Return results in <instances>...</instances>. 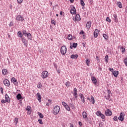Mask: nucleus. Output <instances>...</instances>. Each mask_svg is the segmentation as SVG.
<instances>
[{"mask_svg": "<svg viewBox=\"0 0 127 127\" xmlns=\"http://www.w3.org/2000/svg\"><path fill=\"white\" fill-rule=\"evenodd\" d=\"M66 51L67 48H66V46H63L61 47L60 52L62 55H65Z\"/></svg>", "mask_w": 127, "mask_h": 127, "instance_id": "nucleus-1", "label": "nucleus"}, {"mask_svg": "<svg viewBox=\"0 0 127 127\" xmlns=\"http://www.w3.org/2000/svg\"><path fill=\"white\" fill-rule=\"evenodd\" d=\"M53 112L54 115H58V113L60 112V107L59 106H55L54 108Z\"/></svg>", "mask_w": 127, "mask_h": 127, "instance_id": "nucleus-2", "label": "nucleus"}, {"mask_svg": "<svg viewBox=\"0 0 127 127\" xmlns=\"http://www.w3.org/2000/svg\"><path fill=\"white\" fill-rule=\"evenodd\" d=\"M125 116H126V114H125L124 112H121L120 113V115L118 118V120L119 121H121V122H124V120H125Z\"/></svg>", "mask_w": 127, "mask_h": 127, "instance_id": "nucleus-3", "label": "nucleus"}, {"mask_svg": "<svg viewBox=\"0 0 127 127\" xmlns=\"http://www.w3.org/2000/svg\"><path fill=\"white\" fill-rule=\"evenodd\" d=\"M48 71L45 70L42 73L41 77L43 78V79H45V78H47V77H48Z\"/></svg>", "mask_w": 127, "mask_h": 127, "instance_id": "nucleus-4", "label": "nucleus"}, {"mask_svg": "<svg viewBox=\"0 0 127 127\" xmlns=\"http://www.w3.org/2000/svg\"><path fill=\"white\" fill-rule=\"evenodd\" d=\"M16 19L18 21H23L24 20V18L21 15H18L16 17Z\"/></svg>", "mask_w": 127, "mask_h": 127, "instance_id": "nucleus-5", "label": "nucleus"}, {"mask_svg": "<svg viewBox=\"0 0 127 127\" xmlns=\"http://www.w3.org/2000/svg\"><path fill=\"white\" fill-rule=\"evenodd\" d=\"M3 83L4 85H5V86H6V87H9V85H10L9 81L6 79L3 80Z\"/></svg>", "mask_w": 127, "mask_h": 127, "instance_id": "nucleus-6", "label": "nucleus"}, {"mask_svg": "<svg viewBox=\"0 0 127 127\" xmlns=\"http://www.w3.org/2000/svg\"><path fill=\"white\" fill-rule=\"evenodd\" d=\"M105 116H112V111L108 109L105 111Z\"/></svg>", "mask_w": 127, "mask_h": 127, "instance_id": "nucleus-7", "label": "nucleus"}, {"mask_svg": "<svg viewBox=\"0 0 127 127\" xmlns=\"http://www.w3.org/2000/svg\"><path fill=\"white\" fill-rule=\"evenodd\" d=\"M73 20H74V21H80V20H81V17H80V15L77 14L75 15L74 19H73Z\"/></svg>", "mask_w": 127, "mask_h": 127, "instance_id": "nucleus-8", "label": "nucleus"}, {"mask_svg": "<svg viewBox=\"0 0 127 127\" xmlns=\"http://www.w3.org/2000/svg\"><path fill=\"white\" fill-rule=\"evenodd\" d=\"M70 12L71 14H76V13H77L75 6H73V7L70 10Z\"/></svg>", "mask_w": 127, "mask_h": 127, "instance_id": "nucleus-9", "label": "nucleus"}, {"mask_svg": "<svg viewBox=\"0 0 127 127\" xmlns=\"http://www.w3.org/2000/svg\"><path fill=\"white\" fill-rule=\"evenodd\" d=\"M22 42L24 44V45L26 46V47H27V43H28V41L27 40L25 39L24 38H22Z\"/></svg>", "mask_w": 127, "mask_h": 127, "instance_id": "nucleus-10", "label": "nucleus"}, {"mask_svg": "<svg viewBox=\"0 0 127 127\" xmlns=\"http://www.w3.org/2000/svg\"><path fill=\"white\" fill-rule=\"evenodd\" d=\"M91 81H92V83H93L95 85H97V78H96L95 76H92L91 77Z\"/></svg>", "mask_w": 127, "mask_h": 127, "instance_id": "nucleus-11", "label": "nucleus"}, {"mask_svg": "<svg viewBox=\"0 0 127 127\" xmlns=\"http://www.w3.org/2000/svg\"><path fill=\"white\" fill-rule=\"evenodd\" d=\"M98 35H99V30L96 29L94 32V36L96 38L98 37Z\"/></svg>", "mask_w": 127, "mask_h": 127, "instance_id": "nucleus-12", "label": "nucleus"}, {"mask_svg": "<svg viewBox=\"0 0 127 127\" xmlns=\"http://www.w3.org/2000/svg\"><path fill=\"white\" fill-rule=\"evenodd\" d=\"M79 97L81 99V102H82V103H85V97H84V95L82 93H80L79 94Z\"/></svg>", "mask_w": 127, "mask_h": 127, "instance_id": "nucleus-13", "label": "nucleus"}, {"mask_svg": "<svg viewBox=\"0 0 127 127\" xmlns=\"http://www.w3.org/2000/svg\"><path fill=\"white\" fill-rule=\"evenodd\" d=\"M11 82H13V84H14V85H16L18 84V82H17V80H16V79H15V78L14 77H12Z\"/></svg>", "mask_w": 127, "mask_h": 127, "instance_id": "nucleus-14", "label": "nucleus"}, {"mask_svg": "<svg viewBox=\"0 0 127 127\" xmlns=\"http://www.w3.org/2000/svg\"><path fill=\"white\" fill-rule=\"evenodd\" d=\"M5 100L7 103H9L10 102V100H9V97L7 94L5 95Z\"/></svg>", "mask_w": 127, "mask_h": 127, "instance_id": "nucleus-15", "label": "nucleus"}, {"mask_svg": "<svg viewBox=\"0 0 127 127\" xmlns=\"http://www.w3.org/2000/svg\"><path fill=\"white\" fill-rule=\"evenodd\" d=\"M91 23H92V22L90 21L87 22L86 27L87 29H90V28H91Z\"/></svg>", "mask_w": 127, "mask_h": 127, "instance_id": "nucleus-16", "label": "nucleus"}, {"mask_svg": "<svg viewBox=\"0 0 127 127\" xmlns=\"http://www.w3.org/2000/svg\"><path fill=\"white\" fill-rule=\"evenodd\" d=\"M113 16H114L113 19L115 22H118V16L117 15V14H113Z\"/></svg>", "mask_w": 127, "mask_h": 127, "instance_id": "nucleus-17", "label": "nucleus"}, {"mask_svg": "<svg viewBox=\"0 0 127 127\" xmlns=\"http://www.w3.org/2000/svg\"><path fill=\"white\" fill-rule=\"evenodd\" d=\"M113 75H114V77H118V75H119V71L115 70L113 71Z\"/></svg>", "mask_w": 127, "mask_h": 127, "instance_id": "nucleus-18", "label": "nucleus"}, {"mask_svg": "<svg viewBox=\"0 0 127 127\" xmlns=\"http://www.w3.org/2000/svg\"><path fill=\"white\" fill-rule=\"evenodd\" d=\"M70 58H71V59H77V58H78V55H71Z\"/></svg>", "mask_w": 127, "mask_h": 127, "instance_id": "nucleus-19", "label": "nucleus"}, {"mask_svg": "<svg viewBox=\"0 0 127 127\" xmlns=\"http://www.w3.org/2000/svg\"><path fill=\"white\" fill-rule=\"evenodd\" d=\"M16 98L17 100H21L22 99V96L20 93H18L16 96Z\"/></svg>", "mask_w": 127, "mask_h": 127, "instance_id": "nucleus-20", "label": "nucleus"}, {"mask_svg": "<svg viewBox=\"0 0 127 127\" xmlns=\"http://www.w3.org/2000/svg\"><path fill=\"white\" fill-rule=\"evenodd\" d=\"M82 116L83 119H87V117H88V115H87V113H86V112H83L82 113Z\"/></svg>", "mask_w": 127, "mask_h": 127, "instance_id": "nucleus-21", "label": "nucleus"}, {"mask_svg": "<svg viewBox=\"0 0 127 127\" xmlns=\"http://www.w3.org/2000/svg\"><path fill=\"white\" fill-rule=\"evenodd\" d=\"M2 73L3 75H6L7 74V69H3L2 70Z\"/></svg>", "mask_w": 127, "mask_h": 127, "instance_id": "nucleus-22", "label": "nucleus"}, {"mask_svg": "<svg viewBox=\"0 0 127 127\" xmlns=\"http://www.w3.org/2000/svg\"><path fill=\"white\" fill-rule=\"evenodd\" d=\"M37 96H38V100L39 102H41V95L40 93H37Z\"/></svg>", "mask_w": 127, "mask_h": 127, "instance_id": "nucleus-23", "label": "nucleus"}, {"mask_svg": "<svg viewBox=\"0 0 127 127\" xmlns=\"http://www.w3.org/2000/svg\"><path fill=\"white\" fill-rule=\"evenodd\" d=\"M26 36H27V38H28V39H30V40H32V39H31L32 38L31 34H30V33H28Z\"/></svg>", "mask_w": 127, "mask_h": 127, "instance_id": "nucleus-24", "label": "nucleus"}, {"mask_svg": "<svg viewBox=\"0 0 127 127\" xmlns=\"http://www.w3.org/2000/svg\"><path fill=\"white\" fill-rule=\"evenodd\" d=\"M38 115L39 117L40 118V119H43L44 118L43 115L40 112H38Z\"/></svg>", "mask_w": 127, "mask_h": 127, "instance_id": "nucleus-25", "label": "nucleus"}, {"mask_svg": "<svg viewBox=\"0 0 127 127\" xmlns=\"http://www.w3.org/2000/svg\"><path fill=\"white\" fill-rule=\"evenodd\" d=\"M26 111H28V112H30V114H31V107L30 106H27V108L26 109Z\"/></svg>", "mask_w": 127, "mask_h": 127, "instance_id": "nucleus-26", "label": "nucleus"}, {"mask_svg": "<svg viewBox=\"0 0 127 127\" xmlns=\"http://www.w3.org/2000/svg\"><path fill=\"white\" fill-rule=\"evenodd\" d=\"M90 102H91V103H92V104H95V99H94V97H93V96H91Z\"/></svg>", "mask_w": 127, "mask_h": 127, "instance_id": "nucleus-27", "label": "nucleus"}, {"mask_svg": "<svg viewBox=\"0 0 127 127\" xmlns=\"http://www.w3.org/2000/svg\"><path fill=\"white\" fill-rule=\"evenodd\" d=\"M117 5L120 7V8H122L123 7V5H122V2H117Z\"/></svg>", "mask_w": 127, "mask_h": 127, "instance_id": "nucleus-28", "label": "nucleus"}, {"mask_svg": "<svg viewBox=\"0 0 127 127\" xmlns=\"http://www.w3.org/2000/svg\"><path fill=\"white\" fill-rule=\"evenodd\" d=\"M103 37H104V39H106L107 40V39H109V37H108V35L106 34H103Z\"/></svg>", "mask_w": 127, "mask_h": 127, "instance_id": "nucleus-29", "label": "nucleus"}, {"mask_svg": "<svg viewBox=\"0 0 127 127\" xmlns=\"http://www.w3.org/2000/svg\"><path fill=\"white\" fill-rule=\"evenodd\" d=\"M18 34V36H19V37H21L22 38V36H23V35H22V33H21V32L20 31H18L17 33Z\"/></svg>", "mask_w": 127, "mask_h": 127, "instance_id": "nucleus-30", "label": "nucleus"}, {"mask_svg": "<svg viewBox=\"0 0 127 127\" xmlns=\"http://www.w3.org/2000/svg\"><path fill=\"white\" fill-rule=\"evenodd\" d=\"M101 118V119H102V120H103L104 121H106V119H105V115L101 113L100 116H99Z\"/></svg>", "mask_w": 127, "mask_h": 127, "instance_id": "nucleus-31", "label": "nucleus"}, {"mask_svg": "<svg viewBox=\"0 0 127 127\" xmlns=\"http://www.w3.org/2000/svg\"><path fill=\"white\" fill-rule=\"evenodd\" d=\"M80 2L82 6H84V5H85V2H84V0H80Z\"/></svg>", "mask_w": 127, "mask_h": 127, "instance_id": "nucleus-32", "label": "nucleus"}, {"mask_svg": "<svg viewBox=\"0 0 127 127\" xmlns=\"http://www.w3.org/2000/svg\"><path fill=\"white\" fill-rule=\"evenodd\" d=\"M105 62L106 63H108V61H109V56H108V55H106V56H105Z\"/></svg>", "mask_w": 127, "mask_h": 127, "instance_id": "nucleus-33", "label": "nucleus"}, {"mask_svg": "<svg viewBox=\"0 0 127 127\" xmlns=\"http://www.w3.org/2000/svg\"><path fill=\"white\" fill-rule=\"evenodd\" d=\"M85 62L87 65V66H90V61L89 60V59H86L85 61Z\"/></svg>", "mask_w": 127, "mask_h": 127, "instance_id": "nucleus-34", "label": "nucleus"}, {"mask_svg": "<svg viewBox=\"0 0 127 127\" xmlns=\"http://www.w3.org/2000/svg\"><path fill=\"white\" fill-rule=\"evenodd\" d=\"M77 45H78V43H73V45H72V47H73V48H76V47H77Z\"/></svg>", "mask_w": 127, "mask_h": 127, "instance_id": "nucleus-35", "label": "nucleus"}, {"mask_svg": "<svg viewBox=\"0 0 127 127\" xmlns=\"http://www.w3.org/2000/svg\"><path fill=\"white\" fill-rule=\"evenodd\" d=\"M72 35L69 34L68 35L67 39H68V40H72Z\"/></svg>", "mask_w": 127, "mask_h": 127, "instance_id": "nucleus-36", "label": "nucleus"}, {"mask_svg": "<svg viewBox=\"0 0 127 127\" xmlns=\"http://www.w3.org/2000/svg\"><path fill=\"white\" fill-rule=\"evenodd\" d=\"M73 96H74V98L75 99H77V98H78V93H77V92H74Z\"/></svg>", "mask_w": 127, "mask_h": 127, "instance_id": "nucleus-37", "label": "nucleus"}, {"mask_svg": "<svg viewBox=\"0 0 127 127\" xmlns=\"http://www.w3.org/2000/svg\"><path fill=\"white\" fill-rule=\"evenodd\" d=\"M65 107V109H66V111H70V107H69V106H68V105H66Z\"/></svg>", "mask_w": 127, "mask_h": 127, "instance_id": "nucleus-38", "label": "nucleus"}, {"mask_svg": "<svg viewBox=\"0 0 127 127\" xmlns=\"http://www.w3.org/2000/svg\"><path fill=\"white\" fill-rule=\"evenodd\" d=\"M101 114L102 113H101V111H97L96 112V115L98 116V117H100Z\"/></svg>", "mask_w": 127, "mask_h": 127, "instance_id": "nucleus-39", "label": "nucleus"}, {"mask_svg": "<svg viewBox=\"0 0 127 127\" xmlns=\"http://www.w3.org/2000/svg\"><path fill=\"white\" fill-rule=\"evenodd\" d=\"M39 124L40 125H43V122H42V119H39L38 120Z\"/></svg>", "mask_w": 127, "mask_h": 127, "instance_id": "nucleus-40", "label": "nucleus"}, {"mask_svg": "<svg viewBox=\"0 0 127 127\" xmlns=\"http://www.w3.org/2000/svg\"><path fill=\"white\" fill-rule=\"evenodd\" d=\"M42 87V85H41V83H39L37 85V88L40 89V88Z\"/></svg>", "mask_w": 127, "mask_h": 127, "instance_id": "nucleus-41", "label": "nucleus"}, {"mask_svg": "<svg viewBox=\"0 0 127 127\" xmlns=\"http://www.w3.org/2000/svg\"><path fill=\"white\" fill-rule=\"evenodd\" d=\"M121 49H122V53H125L126 52V49L123 47L121 48Z\"/></svg>", "mask_w": 127, "mask_h": 127, "instance_id": "nucleus-42", "label": "nucleus"}, {"mask_svg": "<svg viewBox=\"0 0 127 127\" xmlns=\"http://www.w3.org/2000/svg\"><path fill=\"white\" fill-rule=\"evenodd\" d=\"M65 86H66V87H69V86H70V82L67 81L65 83Z\"/></svg>", "mask_w": 127, "mask_h": 127, "instance_id": "nucleus-43", "label": "nucleus"}, {"mask_svg": "<svg viewBox=\"0 0 127 127\" xmlns=\"http://www.w3.org/2000/svg\"><path fill=\"white\" fill-rule=\"evenodd\" d=\"M52 24H54V25H56V22L54 20H52Z\"/></svg>", "mask_w": 127, "mask_h": 127, "instance_id": "nucleus-44", "label": "nucleus"}, {"mask_svg": "<svg viewBox=\"0 0 127 127\" xmlns=\"http://www.w3.org/2000/svg\"><path fill=\"white\" fill-rule=\"evenodd\" d=\"M106 21H108V22H111L112 21L109 17H107L106 18Z\"/></svg>", "mask_w": 127, "mask_h": 127, "instance_id": "nucleus-45", "label": "nucleus"}, {"mask_svg": "<svg viewBox=\"0 0 127 127\" xmlns=\"http://www.w3.org/2000/svg\"><path fill=\"white\" fill-rule=\"evenodd\" d=\"M22 32H23V34L24 35L26 36V35H27V33L26 32V31L23 30V31H22Z\"/></svg>", "mask_w": 127, "mask_h": 127, "instance_id": "nucleus-46", "label": "nucleus"}, {"mask_svg": "<svg viewBox=\"0 0 127 127\" xmlns=\"http://www.w3.org/2000/svg\"><path fill=\"white\" fill-rule=\"evenodd\" d=\"M113 120L115 122H117V121H118V117L117 116H115L113 118Z\"/></svg>", "mask_w": 127, "mask_h": 127, "instance_id": "nucleus-47", "label": "nucleus"}, {"mask_svg": "<svg viewBox=\"0 0 127 127\" xmlns=\"http://www.w3.org/2000/svg\"><path fill=\"white\" fill-rule=\"evenodd\" d=\"M109 71H111V72H112V73L114 71V68H113L109 67Z\"/></svg>", "mask_w": 127, "mask_h": 127, "instance_id": "nucleus-48", "label": "nucleus"}, {"mask_svg": "<svg viewBox=\"0 0 127 127\" xmlns=\"http://www.w3.org/2000/svg\"><path fill=\"white\" fill-rule=\"evenodd\" d=\"M124 61L125 65L127 66V59H125Z\"/></svg>", "mask_w": 127, "mask_h": 127, "instance_id": "nucleus-49", "label": "nucleus"}, {"mask_svg": "<svg viewBox=\"0 0 127 127\" xmlns=\"http://www.w3.org/2000/svg\"><path fill=\"white\" fill-rule=\"evenodd\" d=\"M62 105H63V106L65 107L66 106V105H67V104L65 102H63Z\"/></svg>", "mask_w": 127, "mask_h": 127, "instance_id": "nucleus-50", "label": "nucleus"}, {"mask_svg": "<svg viewBox=\"0 0 127 127\" xmlns=\"http://www.w3.org/2000/svg\"><path fill=\"white\" fill-rule=\"evenodd\" d=\"M13 23L12 22H10V23L9 24V26H10V27L11 26H13Z\"/></svg>", "mask_w": 127, "mask_h": 127, "instance_id": "nucleus-51", "label": "nucleus"}, {"mask_svg": "<svg viewBox=\"0 0 127 127\" xmlns=\"http://www.w3.org/2000/svg\"><path fill=\"white\" fill-rule=\"evenodd\" d=\"M1 102L2 103V104H5V103H6L7 102L4 99H3L1 101Z\"/></svg>", "mask_w": 127, "mask_h": 127, "instance_id": "nucleus-52", "label": "nucleus"}, {"mask_svg": "<svg viewBox=\"0 0 127 127\" xmlns=\"http://www.w3.org/2000/svg\"><path fill=\"white\" fill-rule=\"evenodd\" d=\"M0 92L1 93V94H3V89H2V87H0Z\"/></svg>", "mask_w": 127, "mask_h": 127, "instance_id": "nucleus-53", "label": "nucleus"}, {"mask_svg": "<svg viewBox=\"0 0 127 127\" xmlns=\"http://www.w3.org/2000/svg\"><path fill=\"white\" fill-rule=\"evenodd\" d=\"M96 60H97V61H98V62H100V59H99V57H96Z\"/></svg>", "mask_w": 127, "mask_h": 127, "instance_id": "nucleus-54", "label": "nucleus"}, {"mask_svg": "<svg viewBox=\"0 0 127 127\" xmlns=\"http://www.w3.org/2000/svg\"><path fill=\"white\" fill-rule=\"evenodd\" d=\"M18 3H21L22 1H23V0H17Z\"/></svg>", "mask_w": 127, "mask_h": 127, "instance_id": "nucleus-55", "label": "nucleus"}, {"mask_svg": "<svg viewBox=\"0 0 127 127\" xmlns=\"http://www.w3.org/2000/svg\"><path fill=\"white\" fill-rule=\"evenodd\" d=\"M14 120L16 121V124H17L18 123V118H15Z\"/></svg>", "mask_w": 127, "mask_h": 127, "instance_id": "nucleus-56", "label": "nucleus"}, {"mask_svg": "<svg viewBox=\"0 0 127 127\" xmlns=\"http://www.w3.org/2000/svg\"><path fill=\"white\" fill-rule=\"evenodd\" d=\"M74 93H77V88H74L73 89Z\"/></svg>", "mask_w": 127, "mask_h": 127, "instance_id": "nucleus-57", "label": "nucleus"}, {"mask_svg": "<svg viewBox=\"0 0 127 127\" xmlns=\"http://www.w3.org/2000/svg\"><path fill=\"white\" fill-rule=\"evenodd\" d=\"M78 124H79V125L80 127H82V126H83V125L82 124V122H78Z\"/></svg>", "mask_w": 127, "mask_h": 127, "instance_id": "nucleus-58", "label": "nucleus"}, {"mask_svg": "<svg viewBox=\"0 0 127 127\" xmlns=\"http://www.w3.org/2000/svg\"><path fill=\"white\" fill-rule=\"evenodd\" d=\"M63 13H64V12H63V11H61V12H60V15H63Z\"/></svg>", "mask_w": 127, "mask_h": 127, "instance_id": "nucleus-59", "label": "nucleus"}, {"mask_svg": "<svg viewBox=\"0 0 127 127\" xmlns=\"http://www.w3.org/2000/svg\"><path fill=\"white\" fill-rule=\"evenodd\" d=\"M70 106L72 107V108H74V104L73 103L70 104Z\"/></svg>", "mask_w": 127, "mask_h": 127, "instance_id": "nucleus-60", "label": "nucleus"}, {"mask_svg": "<svg viewBox=\"0 0 127 127\" xmlns=\"http://www.w3.org/2000/svg\"><path fill=\"white\" fill-rule=\"evenodd\" d=\"M79 34H84V31H81L79 33Z\"/></svg>", "mask_w": 127, "mask_h": 127, "instance_id": "nucleus-61", "label": "nucleus"}, {"mask_svg": "<svg viewBox=\"0 0 127 127\" xmlns=\"http://www.w3.org/2000/svg\"><path fill=\"white\" fill-rule=\"evenodd\" d=\"M69 125H70V127H74V125L72 124L69 123Z\"/></svg>", "mask_w": 127, "mask_h": 127, "instance_id": "nucleus-62", "label": "nucleus"}, {"mask_svg": "<svg viewBox=\"0 0 127 127\" xmlns=\"http://www.w3.org/2000/svg\"><path fill=\"white\" fill-rule=\"evenodd\" d=\"M110 98H111V97H110L107 96L106 99L107 100H109V99H110Z\"/></svg>", "mask_w": 127, "mask_h": 127, "instance_id": "nucleus-63", "label": "nucleus"}, {"mask_svg": "<svg viewBox=\"0 0 127 127\" xmlns=\"http://www.w3.org/2000/svg\"><path fill=\"white\" fill-rule=\"evenodd\" d=\"M108 94H111L110 90H108Z\"/></svg>", "mask_w": 127, "mask_h": 127, "instance_id": "nucleus-64", "label": "nucleus"}]
</instances>
